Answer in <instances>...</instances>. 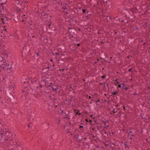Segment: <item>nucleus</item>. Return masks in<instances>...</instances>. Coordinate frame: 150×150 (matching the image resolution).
Masks as SVG:
<instances>
[{
	"instance_id": "59",
	"label": "nucleus",
	"mask_w": 150,
	"mask_h": 150,
	"mask_svg": "<svg viewBox=\"0 0 150 150\" xmlns=\"http://www.w3.org/2000/svg\"><path fill=\"white\" fill-rule=\"evenodd\" d=\"M119 146L118 145H117V146Z\"/></svg>"
},
{
	"instance_id": "17",
	"label": "nucleus",
	"mask_w": 150,
	"mask_h": 150,
	"mask_svg": "<svg viewBox=\"0 0 150 150\" xmlns=\"http://www.w3.org/2000/svg\"><path fill=\"white\" fill-rule=\"evenodd\" d=\"M88 122L90 123V125H92V120H91L90 119L89 120Z\"/></svg>"
},
{
	"instance_id": "43",
	"label": "nucleus",
	"mask_w": 150,
	"mask_h": 150,
	"mask_svg": "<svg viewBox=\"0 0 150 150\" xmlns=\"http://www.w3.org/2000/svg\"><path fill=\"white\" fill-rule=\"evenodd\" d=\"M129 138H130V139H132V138H132V137H130Z\"/></svg>"
},
{
	"instance_id": "35",
	"label": "nucleus",
	"mask_w": 150,
	"mask_h": 150,
	"mask_svg": "<svg viewBox=\"0 0 150 150\" xmlns=\"http://www.w3.org/2000/svg\"><path fill=\"white\" fill-rule=\"evenodd\" d=\"M100 132L102 134V131L101 130H100Z\"/></svg>"
},
{
	"instance_id": "64",
	"label": "nucleus",
	"mask_w": 150,
	"mask_h": 150,
	"mask_svg": "<svg viewBox=\"0 0 150 150\" xmlns=\"http://www.w3.org/2000/svg\"><path fill=\"white\" fill-rule=\"evenodd\" d=\"M127 107H128V106H127L126 107V108H127Z\"/></svg>"
},
{
	"instance_id": "55",
	"label": "nucleus",
	"mask_w": 150,
	"mask_h": 150,
	"mask_svg": "<svg viewBox=\"0 0 150 150\" xmlns=\"http://www.w3.org/2000/svg\"><path fill=\"white\" fill-rule=\"evenodd\" d=\"M70 129H67V131L69 130H70Z\"/></svg>"
},
{
	"instance_id": "10",
	"label": "nucleus",
	"mask_w": 150,
	"mask_h": 150,
	"mask_svg": "<svg viewBox=\"0 0 150 150\" xmlns=\"http://www.w3.org/2000/svg\"><path fill=\"white\" fill-rule=\"evenodd\" d=\"M8 97L9 96V98L10 99H11L13 97L14 98V97H13V94H8Z\"/></svg>"
},
{
	"instance_id": "48",
	"label": "nucleus",
	"mask_w": 150,
	"mask_h": 150,
	"mask_svg": "<svg viewBox=\"0 0 150 150\" xmlns=\"http://www.w3.org/2000/svg\"><path fill=\"white\" fill-rule=\"evenodd\" d=\"M105 75H104V77H103L104 79V78H105Z\"/></svg>"
},
{
	"instance_id": "58",
	"label": "nucleus",
	"mask_w": 150,
	"mask_h": 150,
	"mask_svg": "<svg viewBox=\"0 0 150 150\" xmlns=\"http://www.w3.org/2000/svg\"><path fill=\"white\" fill-rule=\"evenodd\" d=\"M85 95H84V96H86V95H87V94H85Z\"/></svg>"
},
{
	"instance_id": "31",
	"label": "nucleus",
	"mask_w": 150,
	"mask_h": 150,
	"mask_svg": "<svg viewBox=\"0 0 150 150\" xmlns=\"http://www.w3.org/2000/svg\"><path fill=\"white\" fill-rule=\"evenodd\" d=\"M115 94H112V95H111V96H111V97H112H112H114V96H115Z\"/></svg>"
},
{
	"instance_id": "23",
	"label": "nucleus",
	"mask_w": 150,
	"mask_h": 150,
	"mask_svg": "<svg viewBox=\"0 0 150 150\" xmlns=\"http://www.w3.org/2000/svg\"><path fill=\"white\" fill-rule=\"evenodd\" d=\"M79 128H80V129L81 130H83L82 129H83V126H80V127H79Z\"/></svg>"
},
{
	"instance_id": "6",
	"label": "nucleus",
	"mask_w": 150,
	"mask_h": 150,
	"mask_svg": "<svg viewBox=\"0 0 150 150\" xmlns=\"http://www.w3.org/2000/svg\"><path fill=\"white\" fill-rule=\"evenodd\" d=\"M21 97L23 99H25L26 98V96H27V94L25 95V94H21Z\"/></svg>"
},
{
	"instance_id": "36",
	"label": "nucleus",
	"mask_w": 150,
	"mask_h": 150,
	"mask_svg": "<svg viewBox=\"0 0 150 150\" xmlns=\"http://www.w3.org/2000/svg\"><path fill=\"white\" fill-rule=\"evenodd\" d=\"M99 104H98V103L97 104V107H100V106H99Z\"/></svg>"
},
{
	"instance_id": "1",
	"label": "nucleus",
	"mask_w": 150,
	"mask_h": 150,
	"mask_svg": "<svg viewBox=\"0 0 150 150\" xmlns=\"http://www.w3.org/2000/svg\"><path fill=\"white\" fill-rule=\"evenodd\" d=\"M5 137L7 138H10L11 137H12V138L14 137L12 133L11 132L8 131V130L6 129H5Z\"/></svg>"
},
{
	"instance_id": "11",
	"label": "nucleus",
	"mask_w": 150,
	"mask_h": 150,
	"mask_svg": "<svg viewBox=\"0 0 150 150\" xmlns=\"http://www.w3.org/2000/svg\"><path fill=\"white\" fill-rule=\"evenodd\" d=\"M99 125L97 126V129H101L102 128V126L100 124H98Z\"/></svg>"
},
{
	"instance_id": "25",
	"label": "nucleus",
	"mask_w": 150,
	"mask_h": 150,
	"mask_svg": "<svg viewBox=\"0 0 150 150\" xmlns=\"http://www.w3.org/2000/svg\"><path fill=\"white\" fill-rule=\"evenodd\" d=\"M104 101H105V103H106L108 105V104H109V102H106V100H104Z\"/></svg>"
},
{
	"instance_id": "7",
	"label": "nucleus",
	"mask_w": 150,
	"mask_h": 150,
	"mask_svg": "<svg viewBox=\"0 0 150 150\" xmlns=\"http://www.w3.org/2000/svg\"><path fill=\"white\" fill-rule=\"evenodd\" d=\"M124 86H125V85L123 83H121L120 84H119L118 85V87L119 88H124Z\"/></svg>"
},
{
	"instance_id": "53",
	"label": "nucleus",
	"mask_w": 150,
	"mask_h": 150,
	"mask_svg": "<svg viewBox=\"0 0 150 150\" xmlns=\"http://www.w3.org/2000/svg\"><path fill=\"white\" fill-rule=\"evenodd\" d=\"M50 61H51V62H52V59H51V60H50Z\"/></svg>"
},
{
	"instance_id": "57",
	"label": "nucleus",
	"mask_w": 150,
	"mask_h": 150,
	"mask_svg": "<svg viewBox=\"0 0 150 150\" xmlns=\"http://www.w3.org/2000/svg\"><path fill=\"white\" fill-rule=\"evenodd\" d=\"M105 96H107L108 94H104Z\"/></svg>"
},
{
	"instance_id": "46",
	"label": "nucleus",
	"mask_w": 150,
	"mask_h": 150,
	"mask_svg": "<svg viewBox=\"0 0 150 150\" xmlns=\"http://www.w3.org/2000/svg\"><path fill=\"white\" fill-rule=\"evenodd\" d=\"M81 122H83H83H84V120H81Z\"/></svg>"
},
{
	"instance_id": "61",
	"label": "nucleus",
	"mask_w": 150,
	"mask_h": 150,
	"mask_svg": "<svg viewBox=\"0 0 150 150\" xmlns=\"http://www.w3.org/2000/svg\"><path fill=\"white\" fill-rule=\"evenodd\" d=\"M81 125H82V124H83V123H81Z\"/></svg>"
},
{
	"instance_id": "5",
	"label": "nucleus",
	"mask_w": 150,
	"mask_h": 150,
	"mask_svg": "<svg viewBox=\"0 0 150 150\" xmlns=\"http://www.w3.org/2000/svg\"><path fill=\"white\" fill-rule=\"evenodd\" d=\"M3 66H4V67H8L9 66V64H7L6 63V62H3Z\"/></svg>"
},
{
	"instance_id": "54",
	"label": "nucleus",
	"mask_w": 150,
	"mask_h": 150,
	"mask_svg": "<svg viewBox=\"0 0 150 150\" xmlns=\"http://www.w3.org/2000/svg\"><path fill=\"white\" fill-rule=\"evenodd\" d=\"M94 129H95V128H93V129H93V130H94Z\"/></svg>"
},
{
	"instance_id": "30",
	"label": "nucleus",
	"mask_w": 150,
	"mask_h": 150,
	"mask_svg": "<svg viewBox=\"0 0 150 150\" xmlns=\"http://www.w3.org/2000/svg\"><path fill=\"white\" fill-rule=\"evenodd\" d=\"M67 115H65V117H63V118L66 119V118H67Z\"/></svg>"
},
{
	"instance_id": "27",
	"label": "nucleus",
	"mask_w": 150,
	"mask_h": 150,
	"mask_svg": "<svg viewBox=\"0 0 150 150\" xmlns=\"http://www.w3.org/2000/svg\"><path fill=\"white\" fill-rule=\"evenodd\" d=\"M31 123H29L28 125V127H30V125H31Z\"/></svg>"
},
{
	"instance_id": "26",
	"label": "nucleus",
	"mask_w": 150,
	"mask_h": 150,
	"mask_svg": "<svg viewBox=\"0 0 150 150\" xmlns=\"http://www.w3.org/2000/svg\"><path fill=\"white\" fill-rule=\"evenodd\" d=\"M124 144L125 145V146H126L128 148H129V146H128V145H127V143H126L125 144Z\"/></svg>"
},
{
	"instance_id": "62",
	"label": "nucleus",
	"mask_w": 150,
	"mask_h": 150,
	"mask_svg": "<svg viewBox=\"0 0 150 150\" xmlns=\"http://www.w3.org/2000/svg\"><path fill=\"white\" fill-rule=\"evenodd\" d=\"M68 115V114H67V115H66L67 116Z\"/></svg>"
},
{
	"instance_id": "34",
	"label": "nucleus",
	"mask_w": 150,
	"mask_h": 150,
	"mask_svg": "<svg viewBox=\"0 0 150 150\" xmlns=\"http://www.w3.org/2000/svg\"><path fill=\"white\" fill-rule=\"evenodd\" d=\"M59 122H58V124H59L60 123V121H61V120H59Z\"/></svg>"
},
{
	"instance_id": "44",
	"label": "nucleus",
	"mask_w": 150,
	"mask_h": 150,
	"mask_svg": "<svg viewBox=\"0 0 150 150\" xmlns=\"http://www.w3.org/2000/svg\"><path fill=\"white\" fill-rule=\"evenodd\" d=\"M91 97L90 96H89V98L90 99H91Z\"/></svg>"
},
{
	"instance_id": "12",
	"label": "nucleus",
	"mask_w": 150,
	"mask_h": 150,
	"mask_svg": "<svg viewBox=\"0 0 150 150\" xmlns=\"http://www.w3.org/2000/svg\"><path fill=\"white\" fill-rule=\"evenodd\" d=\"M73 96H71V99L70 100H68V102L70 103H71V102L72 101V100L71 99H73Z\"/></svg>"
},
{
	"instance_id": "51",
	"label": "nucleus",
	"mask_w": 150,
	"mask_h": 150,
	"mask_svg": "<svg viewBox=\"0 0 150 150\" xmlns=\"http://www.w3.org/2000/svg\"><path fill=\"white\" fill-rule=\"evenodd\" d=\"M121 143H123V141H122V142H121Z\"/></svg>"
},
{
	"instance_id": "39",
	"label": "nucleus",
	"mask_w": 150,
	"mask_h": 150,
	"mask_svg": "<svg viewBox=\"0 0 150 150\" xmlns=\"http://www.w3.org/2000/svg\"><path fill=\"white\" fill-rule=\"evenodd\" d=\"M71 133V132H70V131H67V133Z\"/></svg>"
},
{
	"instance_id": "3",
	"label": "nucleus",
	"mask_w": 150,
	"mask_h": 150,
	"mask_svg": "<svg viewBox=\"0 0 150 150\" xmlns=\"http://www.w3.org/2000/svg\"><path fill=\"white\" fill-rule=\"evenodd\" d=\"M104 127L105 128H108V127H109V124L108 121H104Z\"/></svg>"
},
{
	"instance_id": "52",
	"label": "nucleus",
	"mask_w": 150,
	"mask_h": 150,
	"mask_svg": "<svg viewBox=\"0 0 150 150\" xmlns=\"http://www.w3.org/2000/svg\"><path fill=\"white\" fill-rule=\"evenodd\" d=\"M54 64H53V65L52 66L53 67V66H54Z\"/></svg>"
},
{
	"instance_id": "29",
	"label": "nucleus",
	"mask_w": 150,
	"mask_h": 150,
	"mask_svg": "<svg viewBox=\"0 0 150 150\" xmlns=\"http://www.w3.org/2000/svg\"><path fill=\"white\" fill-rule=\"evenodd\" d=\"M83 13H84L86 12V10L85 9H83Z\"/></svg>"
},
{
	"instance_id": "40",
	"label": "nucleus",
	"mask_w": 150,
	"mask_h": 150,
	"mask_svg": "<svg viewBox=\"0 0 150 150\" xmlns=\"http://www.w3.org/2000/svg\"><path fill=\"white\" fill-rule=\"evenodd\" d=\"M66 127V126L65 125H64V128L65 129Z\"/></svg>"
},
{
	"instance_id": "45",
	"label": "nucleus",
	"mask_w": 150,
	"mask_h": 150,
	"mask_svg": "<svg viewBox=\"0 0 150 150\" xmlns=\"http://www.w3.org/2000/svg\"><path fill=\"white\" fill-rule=\"evenodd\" d=\"M112 94H117V93H115V92H114V93H113Z\"/></svg>"
},
{
	"instance_id": "16",
	"label": "nucleus",
	"mask_w": 150,
	"mask_h": 150,
	"mask_svg": "<svg viewBox=\"0 0 150 150\" xmlns=\"http://www.w3.org/2000/svg\"><path fill=\"white\" fill-rule=\"evenodd\" d=\"M127 133L128 134H129L130 133H131L132 132L130 131L129 130V129H128L127 130Z\"/></svg>"
},
{
	"instance_id": "47",
	"label": "nucleus",
	"mask_w": 150,
	"mask_h": 150,
	"mask_svg": "<svg viewBox=\"0 0 150 150\" xmlns=\"http://www.w3.org/2000/svg\"><path fill=\"white\" fill-rule=\"evenodd\" d=\"M67 118L68 119H70V118L69 117H67Z\"/></svg>"
},
{
	"instance_id": "49",
	"label": "nucleus",
	"mask_w": 150,
	"mask_h": 150,
	"mask_svg": "<svg viewBox=\"0 0 150 150\" xmlns=\"http://www.w3.org/2000/svg\"><path fill=\"white\" fill-rule=\"evenodd\" d=\"M1 99V96H0V100Z\"/></svg>"
},
{
	"instance_id": "8",
	"label": "nucleus",
	"mask_w": 150,
	"mask_h": 150,
	"mask_svg": "<svg viewBox=\"0 0 150 150\" xmlns=\"http://www.w3.org/2000/svg\"><path fill=\"white\" fill-rule=\"evenodd\" d=\"M110 101H112L114 103H115V104H114V105H115L116 107H118L119 106V104H117L116 103V102H115L114 101V100H112V99H111V100H110Z\"/></svg>"
},
{
	"instance_id": "37",
	"label": "nucleus",
	"mask_w": 150,
	"mask_h": 150,
	"mask_svg": "<svg viewBox=\"0 0 150 150\" xmlns=\"http://www.w3.org/2000/svg\"><path fill=\"white\" fill-rule=\"evenodd\" d=\"M132 70V69H129V71H131Z\"/></svg>"
},
{
	"instance_id": "21",
	"label": "nucleus",
	"mask_w": 150,
	"mask_h": 150,
	"mask_svg": "<svg viewBox=\"0 0 150 150\" xmlns=\"http://www.w3.org/2000/svg\"><path fill=\"white\" fill-rule=\"evenodd\" d=\"M57 100V99L55 98H54V100H53V102L54 103H56V100Z\"/></svg>"
},
{
	"instance_id": "19",
	"label": "nucleus",
	"mask_w": 150,
	"mask_h": 150,
	"mask_svg": "<svg viewBox=\"0 0 150 150\" xmlns=\"http://www.w3.org/2000/svg\"><path fill=\"white\" fill-rule=\"evenodd\" d=\"M113 112L114 113L117 112V110L115 109H114L113 111Z\"/></svg>"
},
{
	"instance_id": "50",
	"label": "nucleus",
	"mask_w": 150,
	"mask_h": 150,
	"mask_svg": "<svg viewBox=\"0 0 150 150\" xmlns=\"http://www.w3.org/2000/svg\"><path fill=\"white\" fill-rule=\"evenodd\" d=\"M78 46H80V44H78Z\"/></svg>"
},
{
	"instance_id": "28",
	"label": "nucleus",
	"mask_w": 150,
	"mask_h": 150,
	"mask_svg": "<svg viewBox=\"0 0 150 150\" xmlns=\"http://www.w3.org/2000/svg\"><path fill=\"white\" fill-rule=\"evenodd\" d=\"M47 96H48V97H49V98H51V97H52V96H51L50 95V96L49 95V94H47Z\"/></svg>"
},
{
	"instance_id": "20",
	"label": "nucleus",
	"mask_w": 150,
	"mask_h": 150,
	"mask_svg": "<svg viewBox=\"0 0 150 150\" xmlns=\"http://www.w3.org/2000/svg\"><path fill=\"white\" fill-rule=\"evenodd\" d=\"M94 117V115L93 114L91 115V117L92 118H93L94 119H95Z\"/></svg>"
},
{
	"instance_id": "4",
	"label": "nucleus",
	"mask_w": 150,
	"mask_h": 150,
	"mask_svg": "<svg viewBox=\"0 0 150 150\" xmlns=\"http://www.w3.org/2000/svg\"><path fill=\"white\" fill-rule=\"evenodd\" d=\"M112 150H120L121 149L119 147H113L112 148Z\"/></svg>"
},
{
	"instance_id": "33",
	"label": "nucleus",
	"mask_w": 150,
	"mask_h": 150,
	"mask_svg": "<svg viewBox=\"0 0 150 150\" xmlns=\"http://www.w3.org/2000/svg\"><path fill=\"white\" fill-rule=\"evenodd\" d=\"M123 109H124V110H126L125 107V106L124 105V107H123Z\"/></svg>"
},
{
	"instance_id": "14",
	"label": "nucleus",
	"mask_w": 150,
	"mask_h": 150,
	"mask_svg": "<svg viewBox=\"0 0 150 150\" xmlns=\"http://www.w3.org/2000/svg\"><path fill=\"white\" fill-rule=\"evenodd\" d=\"M9 138H7L5 137L4 139V140L7 141L8 142H9V140L8 139Z\"/></svg>"
},
{
	"instance_id": "22",
	"label": "nucleus",
	"mask_w": 150,
	"mask_h": 150,
	"mask_svg": "<svg viewBox=\"0 0 150 150\" xmlns=\"http://www.w3.org/2000/svg\"><path fill=\"white\" fill-rule=\"evenodd\" d=\"M85 121H86V124H85L86 125L88 124L87 122H89V121L88 120V119H86L85 120Z\"/></svg>"
},
{
	"instance_id": "41",
	"label": "nucleus",
	"mask_w": 150,
	"mask_h": 150,
	"mask_svg": "<svg viewBox=\"0 0 150 150\" xmlns=\"http://www.w3.org/2000/svg\"><path fill=\"white\" fill-rule=\"evenodd\" d=\"M132 137H132V138H133V137L134 136V135H133V134H132Z\"/></svg>"
},
{
	"instance_id": "38",
	"label": "nucleus",
	"mask_w": 150,
	"mask_h": 150,
	"mask_svg": "<svg viewBox=\"0 0 150 150\" xmlns=\"http://www.w3.org/2000/svg\"><path fill=\"white\" fill-rule=\"evenodd\" d=\"M10 150H16L14 149H10Z\"/></svg>"
},
{
	"instance_id": "63",
	"label": "nucleus",
	"mask_w": 150,
	"mask_h": 150,
	"mask_svg": "<svg viewBox=\"0 0 150 150\" xmlns=\"http://www.w3.org/2000/svg\"><path fill=\"white\" fill-rule=\"evenodd\" d=\"M103 136V134H102V136Z\"/></svg>"
},
{
	"instance_id": "24",
	"label": "nucleus",
	"mask_w": 150,
	"mask_h": 150,
	"mask_svg": "<svg viewBox=\"0 0 150 150\" xmlns=\"http://www.w3.org/2000/svg\"><path fill=\"white\" fill-rule=\"evenodd\" d=\"M3 49H2V47L1 46H0V52H1L2 51V50Z\"/></svg>"
},
{
	"instance_id": "42",
	"label": "nucleus",
	"mask_w": 150,
	"mask_h": 150,
	"mask_svg": "<svg viewBox=\"0 0 150 150\" xmlns=\"http://www.w3.org/2000/svg\"><path fill=\"white\" fill-rule=\"evenodd\" d=\"M55 107L56 108L57 107V105H55Z\"/></svg>"
},
{
	"instance_id": "9",
	"label": "nucleus",
	"mask_w": 150,
	"mask_h": 150,
	"mask_svg": "<svg viewBox=\"0 0 150 150\" xmlns=\"http://www.w3.org/2000/svg\"><path fill=\"white\" fill-rule=\"evenodd\" d=\"M4 135H3L2 133L0 134V140H1L4 138Z\"/></svg>"
},
{
	"instance_id": "60",
	"label": "nucleus",
	"mask_w": 150,
	"mask_h": 150,
	"mask_svg": "<svg viewBox=\"0 0 150 150\" xmlns=\"http://www.w3.org/2000/svg\"><path fill=\"white\" fill-rule=\"evenodd\" d=\"M76 109L74 110L75 111H76Z\"/></svg>"
},
{
	"instance_id": "2",
	"label": "nucleus",
	"mask_w": 150,
	"mask_h": 150,
	"mask_svg": "<svg viewBox=\"0 0 150 150\" xmlns=\"http://www.w3.org/2000/svg\"><path fill=\"white\" fill-rule=\"evenodd\" d=\"M111 145L109 142H106L105 143L104 142V148H105L106 150H109V149Z\"/></svg>"
},
{
	"instance_id": "15",
	"label": "nucleus",
	"mask_w": 150,
	"mask_h": 150,
	"mask_svg": "<svg viewBox=\"0 0 150 150\" xmlns=\"http://www.w3.org/2000/svg\"><path fill=\"white\" fill-rule=\"evenodd\" d=\"M60 110L61 111V112L63 114H66V112H64V110H63L60 109Z\"/></svg>"
},
{
	"instance_id": "13",
	"label": "nucleus",
	"mask_w": 150,
	"mask_h": 150,
	"mask_svg": "<svg viewBox=\"0 0 150 150\" xmlns=\"http://www.w3.org/2000/svg\"><path fill=\"white\" fill-rule=\"evenodd\" d=\"M79 112V110H78L77 112H76V114L77 115H81V113H80Z\"/></svg>"
},
{
	"instance_id": "56",
	"label": "nucleus",
	"mask_w": 150,
	"mask_h": 150,
	"mask_svg": "<svg viewBox=\"0 0 150 150\" xmlns=\"http://www.w3.org/2000/svg\"><path fill=\"white\" fill-rule=\"evenodd\" d=\"M102 78H103V76H102Z\"/></svg>"
},
{
	"instance_id": "18",
	"label": "nucleus",
	"mask_w": 150,
	"mask_h": 150,
	"mask_svg": "<svg viewBox=\"0 0 150 150\" xmlns=\"http://www.w3.org/2000/svg\"><path fill=\"white\" fill-rule=\"evenodd\" d=\"M5 129L4 130H3V131L1 133H2L3 135H4L5 136Z\"/></svg>"
},
{
	"instance_id": "32",
	"label": "nucleus",
	"mask_w": 150,
	"mask_h": 150,
	"mask_svg": "<svg viewBox=\"0 0 150 150\" xmlns=\"http://www.w3.org/2000/svg\"><path fill=\"white\" fill-rule=\"evenodd\" d=\"M100 102V100L99 99L98 100L96 101V102L97 103H98V102Z\"/></svg>"
}]
</instances>
